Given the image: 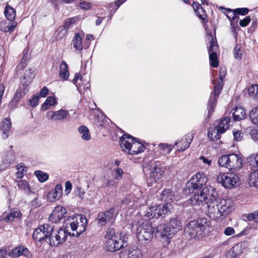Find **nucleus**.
<instances>
[{
	"instance_id": "obj_4",
	"label": "nucleus",
	"mask_w": 258,
	"mask_h": 258,
	"mask_svg": "<svg viewBox=\"0 0 258 258\" xmlns=\"http://www.w3.org/2000/svg\"><path fill=\"white\" fill-rule=\"evenodd\" d=\"M129 134H123L120 138L122 149L131 155H137L144 151L145 146Z\"/></svg>"
},
{
	"instance_id": "obj_9",
	"label": "nucleus",
	"mask_w": 258,
	"mask_h": 258,
	"mask_svg": "<svg viewBox=\"0 0 258 258\" xmlns=\"http://www.w3.org/2000/svg\"><path fill=\"white\" fill-rule=\"evenodd\" d=\"M53 230V226L45 224L36 228L33 234V238L36 241L48 242L49 235Z\"/></svg>"
},
{
	"instance_id": "obj_24",
	"label": "nucleus",
	"mask_w": 258,
	"mask_h": 258,
	"mask_svg": "<svg viewBox=\"0 0 258 258\" xmlns=\"http://www.w3.org/2000/svg\"><path fill=\"white\" fill-rule=\"evenodd\" d=\"M230 120V118L229 116H225L217 120L214 123V126H216L223 133H224L229 126Z\"/></svg>"
},
{
	"instance_id": "obj_64",
	"label": "nucleus",
	"mask_w": 258,
	"mask_h": 258,
	"mask_svg": "<svg viewBox=\"0 0 258 258\" xmlns=\"http://www.w3.org/2000/svg\"><path fill=\"white\" fill-rule=\"evenodd\" d=\"M224 233L227 236H231L234 234L235 230L232 227H228L225 229Z\"/></svg>"
},
{
	"instance_id": "obj_27",
	"label": "nucleus",
	"mask_w": 258,
	"mask_h": 258,
	"mask_svg": "<svg viewBox=\"0 0 258 258\" xmlns=\"http://www.w3.org/2000/svg\"><path fill=\"white\" fill-rule=\"evenodd\" d=\"M160 199L166 203L170 204L175 200L174 194L170 189H164L160 195Z\"/></svg>"
},
{
	"instance_id": "obj_21",
	"label": "nucleus",
	"mask_w": 258,
	"mask_h": 258,
	"mask_svg": "<svg viewBox=\"0 0 258 258\" xmlns=\"http://www.w3.org/2000/svg\"><path fill=\"white\" fill-rule=\"evenodd\" d=\"M62 194V187L61 184H57L55 185V188L50 191L47 195L48 200L51 202L58 200Z\"/></svg>"
},
{
	"instance_id": "obj_16",
	"label": "nucleus",
	"mask_w": 258,
	"mask_h": 258,
	"mask_svg": "<svg viewBox=\"0 0 258 258\" xmlns=\"http://www.w3.org/2000/svg\"><path fill=\"white\" fill-rule=\"evenodd\" d=\"M69 114L68 110L61 109L57 111H48L46 113V117L54 121H61L65 119Z\"/></svg>"
},
{
	"instance_id": "obj_12",
	"label": "nucleus",
	"mask_w": 258,
	"mask_h": 258,
	"mask_svg": "<svg viewBox=\"0 0 258 258\" xmlns=\"http://www.w3.org/2000/svg\"><path fill=\"white\" fill-rule=\"evenodd\" d=\"M207 178L205 174L202 172H198L194 174L187 183V186H190L193 190L203 189L207 182Z\"/></svg>"
},
{
	"instance_id": "obj_3",
	"label": "nucleus",
	"mask_w": 258,
	"mask_h": 258,
	"mask_svg": "<svg viewBox=\"0 0 258 258\" xmlns=\"http://www.w3.org/2000/svg\"><path fill=\"white\" fill-rule=\"evenodd\" d=\"M209 226L207 219L200 218L190 221L185 227L184 232L190 239H199L202 237L204 232Z\"/></svg>"
},
{
	"instance_id": "obj_11",
	"label": "nucleus",
	"mask_w": 258,
	"mask_h": 258,
	"mask_svg": "<svg viewBox=\"0 0 258 258\" xmlns=\"http://www.w3.org/2000/svg\"><path fill=\"white\" fill-rule=\"evenodd\" d=\"M156 232L159 233L164 244L168 245L170 242L171 238L174 235L172 233L169 226L164 223V220H161L160 224L156 228Z\"/></svg>"
},
{
	"instance_id": "obj_52",
	"label": "nucleus",
	"mask_w": 258,
	"mask_h": 258,
	"mask_svg": "<svg viewBox=\"0 0 258 258\" xmlns=\"http://www.w3.org/2000/svg\"><path fill=\"white\" fill-rule=\"evenodd\" d=\"M123 174V170L119 168H114L113 171V177L117 180H120L122 178Z\"/></svg>"
},
{
	"instance_id": "obj_63",
	"label": "nucleus",
	"mask_w": 258,
	"mask_h": 258,
	"mask_svg": "<svg viewBox=\"0 0 258 258\" xmlns=\"http://www.w3.org/2000/svg\"><path fill=\"white\" fill-rule=\"evenodd\" d=\"M250 17L249 16H246L243 20H241L239 22V25L241 27L246 26L250 21Z\"/></svg>"
},
{
	"instance_id": "obj_51",
	"label": "nucleus",
	"mask_w": 258,
	"mask_h": 258,
	"mask_svg": "<svg viewBox=\"0 0 258 258\" xmlns=\"http://www.w3.org/2000/svg\"><path fill=\"white\" fill-rule=\"evenodd\" d=\"M247 161L249 164L253 167L258 166V153L251 155L247 158Z\"/></svg>"
},
{
	"instance_id": "obj_61",
	"label": "nucleus",
	"mask_w": 258,
	"mask_h": 258,
	"mask_svg": "<svg viewBox=\"0 0 258 258\" xmlns=\"http://www.w3.org/2000/svg\"><path fill=\"white\" fill-rule=\"evenodd\" d=\"M199 18L201 19L204 20L205 19V11L204 9L202 8V7H199V9H197V13H196Z\"/></svg>"
},
{
	"instance_id": "obj_59",
	"label": "nucleus",
	"mask_w": 258,
	"mask_h": 258,
	"mask_svg": "<svg viewBox=\"0 0 258 258\" xmlns=\"http://www.w3.org/2000/svg\"><path fill=\"white\" fill-rule=\"evenodd\" d=\"M75 192L76 195L80 199L83 200L84 199L85 192L81 187H76L75 189Z\"/></svg>"
},
{
	"instance_id": "obj_7",
	"label": "nucleus",
	"mask_w": 258,
	"mask_h": 258,
	"mask_svg": "<svg viewBox=\"0 0 258 258\" xmlns=\"http://www.w3.org/2000/svg\"><path fill=\"white\" fill-rule=\"evenodd\" d=\"M138 239L141 242H149L153 236V227L149 221L140 224L137 228Z\"/></svg>"
},
{
	"instance_id": "obj_60",
	"label": "nucleus",
	"mask_w": 258,
	"mask_h": 258,
	"mask_svg": "<svg viewBox=\"0 0 258 258\" xmlns=\"http://www.w3.org/2000/svg\"><path fill=\"white\" fill-rule=\"evenodd\" d=\"M153 168L152 171L156 172L157 173L162 176L164 173V170L161 168L160 165L156 164L155 165H153Z\"/></svg>"
},
{
	"instance_id": "obj_43",
	"label": "nucleus",
	"mask_w": 258,
	"mask_h": 258,
	"mask_svg": "<svg viewBox=\"0 0 258 258\" xmlns=\"http://www.w3.org/2000/svg\"><path fill=\"white\" fill-rule=\"evenodd\" d=\"M249 184L251 186L258 187V170H255L250 173Z\"/></svg>"
},
{
	"instance_id": "obj_40",
	"label": "nucleus",
	"mask_w": 258,
	"mask_h": 258,
	"mask_svg": "<svg viewBox=\"0 0 258 258\" xmlns=\"http://www.w3.org/2000/svg\"><path fill=\"white\" fill-rule=\"evenodd\" d=\"M57 103L56 98L54 96H48L44 103L41 105V109L46 110L51 105H54Z\"/></svg>"
},
{
	"instance_id": "obj_29",
	"label": "nucleus",
	"mask_w": 258,
	"mask_h": 258,
	"mask_svg": "<svg viewBox=\"0 0 258 258\" xmlns=\"http://www.w3.org/2000/svg\"><path fill=\"white\" fill-rule=\"evenodd\" d=\"M11 125L10 119L8 118H5L2 122L1 130L3 132L2 136L3 139H6L9 137Z\"/></svg>"
},
{
	"instance_id": "obj_49",
	"label": "nucleus",
	"mask_w": 258,
	"mask_h": 258,
	"mask_svg": "<svg viewBox=\"0 0 258 258\" xmlns=\"http://www.w3.org/2000/svg\"><path fill=\"white\" fill-rule=\"evenodd\" d=\"M16 168L18 170V171L16 173L17 177L18 178H22L24 176V172L26 171L24 164L22 163H20L17 166Z\"/></svg>"
},
{
	"instance_id": "obj_19",
	"label": "nucleus",
	"mask_w": 258,
	"mask_h": 258,
	"mask_svg": "<svg viewBox=\"0 0 258 258\" xmlns=\"http://www.w3.org/2000/svg\"><path fill=\"white\" fill-rule=\"evenodd\" d=\"M244 245L243 243H238L234 245L228 251L226 258H236L239 256L243 252Z\"/></svg>"
},
{
	"instance_id": "obj_1",
	"label": "nucleus",
	"mask_w": 258,
	"mask_h": 258,
	"mask_svg": "<svg viewBox=\"0 0 258 258\" xmlns=\"http://www.w3.org/2000/svg\"><path fill=\"white\" fill-rule=\"evenodd\" d=\"M87 220L85 216L78 215L70 216L64 220V229L60 228L57 230H53L49 235L48 242L52 246H57L63 243L68 237L67 233L71 234V230L73 232L72 235L79 236L86 229Z\"/></svg>"
},
{
	"instance_id": "obj_48",
	"label": "nucleus",
	"mask_w": 258,
	"mask_h": 258,
	"mask_svg": "<svg viewBox=\"0 0 258 258\" xmlns=\"http://www.w3.org/2000/svg\"><path fill=\"white\" fill-rule=\"evenodd\" d=\"M159 148L162 151L163 154H169L172 151L173 147L170 144L165 143H160L159 145Z\"/></svg>"
},
{
	"instance_id": "obj_47",
	"label": "nucleus",
	"mask_w": 258,
	"mask_h": 258,
	"mask_svg": "<svg viewBox=\"0 0 258 258\" xmlns=\"http://www.w3.org/2000/svg\"><path fill=\"white\" fill-rule=\"evenodd\" d=\"M249 117L253 123L258 124V106L250 111Z\"/></svg>"
},
{
	"instance_id": "obj_34",
	"label": "nucleus",
	"mask_w": 258,
	"mask_h": 258,
	"mask_svg": "<svg viewBox=\"0 0 258 258\" xmlns=\"http://www.w3.org/2000/svg\"><path fill=\"white\" fill-rule=\"evenodd\" d=\"M22 216V213L19 209H13L10 213L4 218L6 222L13 221L15 218H20Z\"/></svg>"
},
{
	"instance_id": "obj_36",
	"label": "nucleus",
	"mask_w": 258,
	"mask_h": 258,
	"mask_svg": "<svg viewBox=\"0 0 258 258\" xmlns=\"http://www.w3.org/2000/svg\"><path fill=\"white\" fill-rule=\"evenodd\" d=\"M28 91L29 89L28 88V87L22 84V86H20L16 90L14 98L19 102Z\"/></svg>"
},
{
	"instance_id": "obj_54",
	"label": "nucleus",
	"mask_w": 258,
	"mask_h": 258,
	"mask_svg": "<svg viewBox=\"0 0 258 258\" xmlns=\"http://www.w3.org/2000/svg\"><path fill=\"white\" fill-rule=\"evenodd\" d=\"M233 134L234 137V139L236 141H240L243 138V133L239 130H234L233 131Z\"/></svg>"
},
{
	"instance_id": "obj_44",
	"label": "nucleus",
	"mask_w": 258,
	"mask_h": 258,
	"mask_svg": "<svg viewBox=\"0 0 258 258\" xmlns=\"http://www.w3.org/2000/svg\"><path fill=\"white\" fill-rule=\"evenodd\" d=\"M17 185L19 189L23 190L26 194L31 192V188L28 182L25 180H20L17 181Z\"/></svg>"
},
{
	"instance_id": "obj_35",
	"label": "nucleus",
	"mask_w": 258,
	"mask_h": 258,
	"mask_svg": "<svg viewBox=\"0 0 258 258\" xmlns=\"http://www.w3.org/2000/svg\"><path fill=\"white\" fill-rule=\"evenodd\" d=\"M171 205L168 204H160L158 205L157 211L158 213V216L161 217H165L170 210Z\"/></svg>"
},
{
	"instance_id": "obj_58",
	"label": "nucleus",
	"mask_w": 258,
	"mask_h": 258,
	"mask_svg": "<svg viewBox=\"0 0 258 258\" xmlns=\"http://www.w3.org/2000/svg\"><path fill=\"white\" fill-rule=\"evenodd\" d=\"M161 175L157 173L156 172L151 171L150 174V178L149 180L152 182H156L160 177Z\"/></svg>"
},
{
	"instance_id": "obj_18",
	"label": "nucleus",
	"mask_w": 258,
	"mask_h": 258,
	"mask_svg": "<svg viewBox=\"0 0 258 258\" xmlns=\"http://www.w3.org/2000/svg\"><path fill=\"white\" fill-rule=\"evenodd\" d=\"M141 251L136 246L130 247L119 253L120 258H141Z\"/></svg>"
},
{
	"instance_id": "obj_39",
	"label": "nucleus",
	"mask_w": 258,
	"mask_h": 258,
	"mask_svg": "<svg viewBox=\"0 0 258 258\" xmlns=\"http://www.w3.org/2000/svg\"><path fill=\"white\" fill-rule=\"evenodd\" d=\"M82 37L79 33H76L73 39V44L74 48L78 50H82L83 46L82 43Z\"/></svg>"
},
{
	"instance_id": "obj_46",
	"label": "nucleus",
	"mask_w": 258,
	"mask_h": 258,
	"mask_svg": "<svg viewBox=\"0 0 258 258\" xmlns=\"http://www.w3.org/2000/svg\"><path fill=\"white\" fill-rule=\"evenodd\" d=\"M210 65L213 68H217L219 65L217 53L215 52L209 53Z\"/></svg>"
},
{
	"instance_id": "obj_10",
	"label": "nucleus",
	"mask_w": 258,
	"mask_h": 258,
	"mask_svg": "<svg viewBox=\"0 0 258 258\" xmlns=\"http://www.w3.org/2000/svg\"><path fill=\"white\" fill-rule=\"evenodd\" d=\"M211 195V194L210 193L209 188L204 187L201 191H197L194 195L190 198V200L193 205L200 206L202 205L204 208V204L207 203Z\"/></svg>"
},
{
	"instance_id": "obj_22",
	"label": "nucleus",
	"mask_w": 258,
	"mask_h": 258,
	"mask_svg": "<svg viewBox=\"0 0 258 258\" xmlns=\"http://www.w3.org/2000/svg\"><path fill=\"white\" fill-rule=\"evenodd\" d=\"M17 26L16 21H11L10 20H3L0 22V30L5 32L12 33Z\"/></svg>"
},
{
	"instance_id": "obj_25",
	"label": "nucleus",
	"mask_w": 258,
	"mask_h": 258,
	"mask_svg": "<svg viewBox=\"0 0 258 258\" xmlns=\"http://www.w3.org/2000/svg\"><path fill=\"white\" fill-rule=\"evenodd\" d=\"M29 253L30 252L27 248L20 246L11 250L9 252V255L13 257H17L20 255H24L28 257Z\"/></svg>"
},
{
	"instance_id": "obj_45",
	"label": "nucleus",
	"mask_w": 258,
	"mask_h": 258,
	"mask_svg": "<svg viewBox=\"0 0 258 258\" xmlns=\"http://www.w3.org/2000/svg\"><path fill=\"white\" fill-rule=\"evenodd\" d=\"M34 174L40 182H44L47 180L49 178V175L41 170H36L34 171Z\"/></svg>"
},
{
	"instance_id": "obj_13",
	"label": "nucleus",
	"mask_w": 258,
	"mask_h": 258,
	"mask_svg": "<svg viewBox=\"0 0 258 258\" xmlns=\"http://www.w3.org/2000/svg\"><path fill=\"white\" fill-rule=\"evenodd\" d=\"M114 209L110 208L103 212H100L97 217L98 224L102 226L107 223H112L115 219Z\"/></svg>"
},
{
	"instance_id": "obj_23",
	"label": "nucleus",
	"mask_w": 258,
	"mask_h": 258,
	"mask_svg": "<svg viewBox=\"0 0 258 258\" xmlns=\"http://www.w3.org/2000/svg\"><path fill=\"white\" fill-rule=\"evenodd\" d=\"M15 154L13 151L9 152L5 158L3 160V162L0 165V169L2 170H5L8 168L11 164L14 162L15 161Z\"/></svg>"
},
{
	"instance_id": "obj_38",
	"label": "nucleus",
	"mask_w": 258,
	"mask_h": 258,
	"mask_svg": "<svg viewBox=\"0 0 258 258\" xmlns=\"http://www.w3.org/2000/svg\"><path fill=\"white\" fill-rule=\"evenodd\" d=\"M104 237L106 240H109L110 239H121L119 233L116 232L114 228H111L107 229Z\"/></svg>"
},
{
	"instance_id": "obj_41",
	"label": "nucleus",
	"mask_w": 258,
	"mask_h": 258,
	"mask_svg": "<svg viewBox=\"0 0 258 258\" xmlns=\"http://www.w3.org/2000/svg\"><path fill=\"white\" fill-rule=\"evenodd\" d=\"M78 131L81 135L83 140L88 141L91 138L89 129L85 125H82L79 127Z\"/></svg>"
},
{
	"instance_id": "obj_6",
	"label": "nucleus",
	"mask_w": 258,
	"mask_h": 258,
	"mask_svg": "<svg viewBox=\"0 0 258 258\" xmlns=\"http://www.w3.org/2000/svg\"><path fill=\"white\" fill-rule=\"evenodd\" d=\"M218 165L230 170L237 171L242 167V159L240 156L236 154L223 155L218 161Z\"/></svg>"
},
{
	"instance_id": "obj_62",
	"label": "nucleus",
	"mask_w": 258,
	"mask_h": 258,
	"mask_svg": "<svg viewBox=\"0 0 258 258\" xmlns=\"http://www.w3.org/2000/svg\"><path fill=\"white\" fill-rule=\"evenodd\" d=\"M249 10L246 8H237L235 9L236 15H245L248 13Z\"/></svg>"
},
{
	"instance_id": "obj_31",
	"label": "nucleus",
	"mask_w": 258,
	"mask_h": 258,
	"mask_svg": "<svg viewBox=\"0 0 258 258\" xmlns=\"http://www.w3.org/2000/svg\"><path fill=\"white\" fill-rule=\"evenodd\" d=\"M168 226L171 230L172 233H174V234L180 230L182 227L181 222L176 217L170 219Z\"/></svg>"
},
{
	"instance_id": "obj_50",
	"label": "nucleus",
	"mask_w": 258,
	"mask_h": 258,
	"mask_svg": "<svg viewBox=\"0 0 258 258\" xmlns=\"http://www.w3.org/2000/svg\"><path fill=\"white\" fill-rule=\"evenodd\" d=\"M233 54L235 58L240 59L241 58L242 50L241 45L239 44H236L233 49Z\"/></svg>"
},
{
	"instance_id": "obj_56",
	"label": "nucleus",
	"mask_w": 258,
	"mask_h": 258,
	"mask_svg": "<svg viewBox=\"0 0 258 258\" xmlns=\"http://www.w3.org/2000/svg\"><path fill=\"white\" fill-rule=\"evenodd\" d=\"M246 217L248 220H253L255 222L258 223V210L248 214Z\"/></svg>"
},
{
	"instance_id": "obj_5",
	"label": "nucleus",
	"mask_w": 258,
	"mask_h": 258,
	"mask_svg": "<svg viewBox=\"0 0 258 258\" xmlns=\"http://www.w3.org/2000/svg\"><path fill=\"white\" fill-rule=\"evenodd\" d=\"M219 80L218 83L215 85L214 89L212 91L210 98L209 99L208 108V116L210 117L212 113L214 112V107L216 105L217 100L221 93L223 88L224 78H225L226 72L225 69H220L219 70Z\"/></svg>"
},
{
	"instance_id": "obj_37",
	"label": "nucleus",
	"mask_w": 258,
	"mask_h": 258,
	"mask_svg": "<svg viewBox=\"0 0 258 258\" xmlns=\"http://www.w3.org/2000/svg\"><path fill=\"white\" fill-rule=\"evenodd\" d=\"M4 13L7 20L11 21H15L16 12L12 7L9 5L7 6L5 8Z\"/></svg>"
},
{
	"instance_id": "obj_14",
	"label": "nucleus",
	"mask_w": 258,
	"mask_h": 258,
	"mask_svg": "<svg viewBox=\"0 0 258 258\" xmlns=\"http://www.w3.org/2000/svg\"><path fill=\"white\" fill-rule=\"evenodd\" d=\"M195 133L192 131L190 133L186 135L183 137L180 140H177L175 142L173 147H177V150L178 151H184L189 147L193 138H194Z\"/></svg>"
},
{
	"instance_id": "obj_57",
	"label": "nucleus",
	"mask_w": 258,
	"mask_h": 258,
	"mask_svg": "<svg viewBox=\"0 0 258 258\" xmlns=\"http://www.w3.org/2000/svg\"><path fill=\"white\" fill-rule=\"evenodd\" d=\"M40 96L38 95H34L32 98L29 100L30 105L33 107H36L38 105Z\"/></svg>"
},
{
	"instance_id": "obj_8",
	"label": "nucleus",
	"mask_w": 258,
	"mask_h": 258,
	"mask_svg": "<svg viewBox=\"0 0 258 258\" xmlns=\"http://www.w3.org/2000/svg\"><path fill=\"white\" fill-rule=\"evenodd\" d=\"M217 181L226 188H232L239 185V177L232 172L220 173L217 178Z\"/></svg>"
},
{
	"instance_id": "obj_17",
	"label": "nucleus",
	"mask_w": 258,
	"mask_h": 258,
	"mask_svg": "<svg viewBox=\"0 0 258 258\" xmlns=\"http://www.w3.org/2000/svg\"><path fill=\"white\" fill-rule=\"evenodd\" d=\"M123 240L122 239H110L105 240V247L107 251L114 252L123 247Z\"/></svg>"
},
{
	"instance_id": "obj_20",
	"label": "nucleus",
	"mask_w": 258,
	"mask_h": 258,
	"mask_svg": "<svg viewBox=\"0 0 258 258\" xmlns=\"http://www.w3.org/2000/svg\"><path fill=\"white\" fill-rule=\"evenodd\" d=\"M73 18L68 19L61 27L57 29L55 32V37L57 39L62 38L67 34L68 30L70 28L73 23Z\"/></svg>"
},
{
	"instance_id": "obj_32",
	"label": "nucleus",
	"mask_w": 258,
	"mask_h": 258,
	"mask_svg": "<svg viewBox=\"0 0 258 258\" xmlns=\"http://www.w3.org/2000/svg\"><path fill=\"white\" fill-rule=\"evenodd\" d=\"M34 77L35 74L32 69L26 70L23 78L22 84L28 87L34 78Z\"/></svg>"
},
{
	"instance_id": "obj_2",
	"label": "nucleus",
	"mask_w": 258,
	"mask_h": 258,
	"mask_svg": "<svg viewBox=\"0 0 258 258\" xmlns=\"http://www.w3.org/2000/svg\"><path fill=\"white\" fill-rule=\"evenodd\" d=\"M204 205L206 215L213 220L226 217L234 209L231 200L218 197L217 194L213 191L207 203Z\"/></svg>"
},
{
	"instance_id": "obj_53",
	"label": "nucleus",
	"mask_w": 258,
	"mask_h": 258,
	"mask_svg": "<svg viewBox=\"0 0 258 258\" xmlns=\"http://www.w3.org/2000/svg\"><path fill=\"white\" fill-rule=\"evenodd\" d=\"M257 91L258 85L256 84L251 85L248 89V94L252 97L255 98Z\"/></svg>"
},
{
	"instance_id": "obj_42",
	"label": "nucleus",
	"mask_w": 258,
	"mask_h": 258,
	"mask_svg": "<svg viewBox=\"0 0 258 258\" xmlns=\"http://www.w3.org/2000/svg\"><path fill=\"white\" fill-rule=\"evenodd\" d=\"M117 184V179L114 177L111 179H106L104 180L102 185V187L108 190L110 189V187L115 186Z\"/></svg>"
},
{
	"instance_id": "obj_55",
	"label": "nucleus",
	"mask_w": 258,
	"mask_h": 258,
	"mask_svg": "<svg viewBox=\"0 0 258 258\" xmlns=\"http://www.w3.org/2000/svg\"><path fill=\"white\" fill-rule=\"evenodd\" d=\"M227 11H228V13L226 14V16L230 21H235L238 18V17L235 12V10L234 11H232L231 10L227 9Z\"/></svg>"
},
{
	"instance_id": "obj_15",
	"label": "nucleus",
	"mask_w": 258,
	"mask_h": 258,
	"mask_svg": "<svg viewBox=\"0 0 258 258\" xmlns=\"http://www.w3.org/2000/svg\"><path fill=\"white\" fill-rule=\"evenodd\" d=\"M67 214V210L65 208L61 206H56L50 215L49 221L52 223H56L59 222Z\"/></svg>"
},
{
	"instance_id": "obj_33",
	"label": "nucleus",
	"mask_w": 258,
	"mask_h": 258,
	"mask_svg": "<svg viewBox=\"0 0 258 258\" xmlns=\"http://www.w3.org/2000/svg\"><path fill=\"white\" fill-rule=\"evenodd\" d=\"M70 76L68 66L66 61H63L59 64V76L65 80H68Z\"/></svg>"
},
{
	"instance_id": "obj_26",
	"label": "nucleus",
	"mask_w": 258,
	"mask_h": 258,
	"mask_svg": "<svg viewBox=\"0 0 258 258\" xmlns=\"http://www.w3.org/2000/svg\"><path fill=\"white\" fill-rule=\"evenodd\" d=\"M231 113L234 121H239L246 117L245 110L241 106H236L231 110Z\"/></svg>"
},
{
	"instance_id": "obj_30",
	"label": "nucleus",
	"mask_w": 258,
	"mask_h": 258,
	"mask_svg": "<svg viewBox=\"0 0 258 258\" xmlns=\"http://www.w3.org/2000/svg\"><path fill=\"white\" fill-rule=\"evenodd\" d=\"M223 134L220 130L214 126L208 129V137L209 139L212 141L217 140L220 138L221 135Z\"/></svg>"
},
{
	"instance_id": "obj_28",
	"label": "nucleus",
	"mask_w": 258,
	"mask_h": 258,
	"mask_svg": "<svg viewBox=\"0 0 258 258\" xmlns=\"http://www.w3.org/2000/svg\"><path fill=\"white\" fill-rule=\"evenodd\" d=\"M206 40L209 41L210 44L208 47V53L216 52L218 47L216 37L214 38L211 32H207Z\"/></svg>"
}]
</instances>
